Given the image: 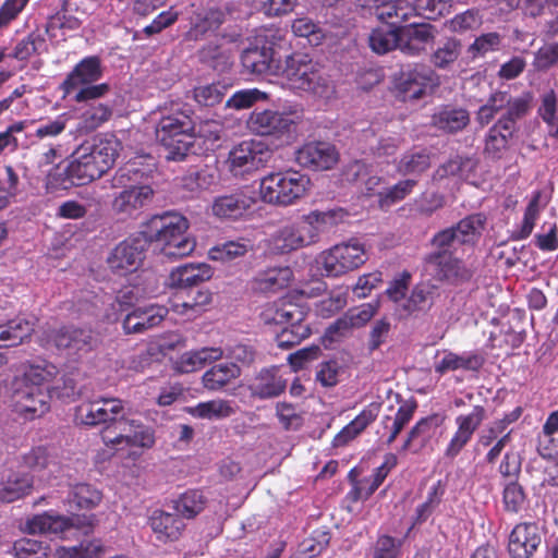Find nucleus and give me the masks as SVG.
Here are the masks:
<instances>
[{
	"label": "nucleus",
	"mask_w": 558,
	"mask_h": 558,
	"mask_svg": "<svg viewBox=\"0 0 558 558\" xmlns=\"http://www.w3.org/2000/svg\"><path fill=\"white\" fill-rule=\"evenodd\" d=\"M189 228V220L177 211L155 215L145 223L143 231L129 236L112 250L108 265L119 275L133 272L141 266L149 244L165 257H185L196 247Z\"/></svg>",
	"instance_id": "1"
},
{
	"label": "nucleus",
	"mask_w": 558,
	"mask_h": 558,
	"mask_svg": "<svg viewBox=\"0 0 558 558\" xmlns=\"http://www.w3.org/2000/svg\"><path fill=\"white\" fill-rule=\"evenodd\" d=\"M531 100L532 96L529 93L513 97L508 92L497 90L477 109L475 121L481 128L488 125L497 114H500L485 135L484 154L487 158L499 160L504 157L518 131V121L530 110Z\"/></svg>",
	"instance_id": "2"
},
{
	"label": "nucleus",
	"mask_w": 558,
	"mask_h": 558,
	"mask_svg": "<svg viewBox=\"0 0 558 558\" xmlns=\"http://www.w3.org/2000/svg\"><path fill=\"white\" fill-rule=\"evenodd\" d=\"M119 149L120 143L111 134L83 143L71 154L64 167L65 178L75 185L99 179L113 166Z\"/></svg>",
	"instance_id": "3"
},
{
	"label": "nucleus",
	"mask_w": 558,
	"mask_h": 558,
	"mask_svg": "<svg viewBox=\"0 0 558 558\" xmlns=\"http://www.w3.org/2000/svg\"><path fill=\"white\" fill-rule=\"evenodd\" d=\"M59 374L58 367L48 362L31 364L22 377L14 381L13 399L16 411L26 420L47 413L52 399L47 386Z\"/></svg>",
	"instance_id": "4"
},
{
	"label": "nucleus",
	"mask_w": 558,
	"mask_h": 558,
	"mask_svg": "<svg viewBox=\"0 0 558 558\" xmlns=\"http://www.w3.org/2000/svg\"><path fill=\"white\" fill-rule=\"evenodd\" d=\"M280 74L287 86L295 93H305L324 102L335 98V84L323 72L319 63L305 53L288 56Z\"/></svg>",
	"instance_id": "5"
},
{
	"label": "nucleus",
	"mask_w": 558,
	"mask_h": 558,
	"mask_svg": "<svg viewBox=\"0 0 558 558\" xmlns=\"http://www.w3.org/2000/svg\"><path fill=\"white\" fill-rule=\"evenodd\" d=\"M143 175L136 162H129L117 171L112 184L122 190L112 199L111 208L116 215L136 218L151 203L154 190L141 181Z\"/></svg>",
	"instance_id": "6"
},
{
	"label": "nucleus",
	"mask_w": 558,
	"mask_h": 558,
	"mask_svg": "<svg viewBox=\"0 0 558 558\" xmlns=\"http://www.w3.org/2000/svg\"><path fill=\"white\" fill-rule=\"evenodd\" d=\"M104 75L101 60L97 56L83 58L60 84L63 99L74 102L98 100L108 94L110 87L107 83L97 82Z\"/></svg>",
	"instance_id": "7"
},
{
	"label": "nucleus",
	"mask_w": 558,
	"mask_h": 558,
	"mask_svg": "<svg viewBox=\"0 0 558 558\" xmlns=\"http://www.w3.org/2000/svg\"><path fill=\"white\" fill-rule=\"evenodd\" d=\"M157 141L167 149V158L182 160L193 148L195 133L190 110H175L161 116L155 128Z\"/></svg>",
	"instance_id": "8"
},
{
	"label": "nucleus",
	"mask_w": 558,
	"mask_h": 558,
	"mask_svg": "<svg viewBox=\"0 0 558 558\" xmlns=\"http://www.w3.org/2000/svg\"><path fill=\"white\" fill-rule=\"evenodd\" d=\"M308 175L296 170L271 172L260 180L259 192L265 203L291 206L303 198L310 190Z\"/></svg>",
	"instance_id": "9"
},
{
	"label": "nucleus",
	"mask_w": 558,
	"mask_h": 558,
	"mask_svg": "<svg viewBox=\"0 0 558 558\" xmlns=\"http://www.w3.org/2000/svg\"><path fill=\"white\" fill-rule=\"evenodd\" d=\"M94 524L95 515L93 514L65 517L54 512H44L27 519L25 531L29 534L62 535L71 529H76L87 534Z\"/></svg>",
	"instance_id": "10"
},
{
	"label": "nucleus",
	"mask_w": 558,
	"mask_h": 558,
	"mask_svg": "<svg viewBox=\"0 0 558 558\" xmlns=\"http://www.w3.org/2000/svg\"><path fill=\"white\" fill-rule=\"evenodd\" d=\"M319 260L326 276L338 277L362 266L366 262V253L362 243L351 240L323 252Z\"/></svg>",
	"instance_id": "11"
},
{
	"label": "nucleus",
	"mask_w": 558,
	"mask_h": 558,
	"mask_svg": "<svg viewBox=\"0 0 558 558\" xmlns=\"http://www.w3.org/2000/svg\"><path fill=\"white\" fill-rule=\"evenodd\" d=\"M271 156L267 144L262 141H243L228 155L227 166L234 177H244L264 167Z\"/></svg>",
	"instance_id": "12"
},
{
	"label": "nucleus",
	"mask_w": 558,
	"mask_h": 558,
	"mask_svg": "<svg viewBox=\"0 0 558 558\" xmlns=\"http://www.w3.org/2000/svg\"><path fill=\"white\" fill-rule=\"evenodd\" d=\"M40 341L44 347L68 350L69 354L78 356L92 351L96 344V339L89 329L73 326L45 330Z\"/></svg>",
	"instance_id": "13"
},
{
	"label": "nucleus",
	"mask_w": 558,
	"mask_h": 558,
	"mask_svg": "<svg viewBox=\"0 0 558 558\" xmlns=\"http://www.w3.org/2000/svg\"><path fill=\"white\" fill-rule=\"evenodd\" d=\"M123 401L116 398H98L84 401L75 408L74 420L86 426L106 425L111 427L123 415Z\"/></svg>",
	"instance_id": "14"
},
{
	"label": "nucleus",
	"mask_w": 558,
	"mask_h": 558,
	"mask_svg": "<svg viewBox=\"0 0 558 558\" xmlns=\"http://www.w3.org/2000/svg\"><path fill=\"white\" fill-rule=\"evenodd\" d=\"M437 85V74L425 64H414L402 70L396 83L403 100L420 99Z\"/></svg>",
	"instance_id": "15"
},
{
	"label": "nucleus",
	"mask_w": 558,
	"mask_h": 558,
	"mask_svg": "<svg viewBox=\"0 0 558 558\" xmlns=\"http://www.w3.org/2000/svg\"><path fill=\"white\" fill-rule=\"evenodd\" d=\"M269 247L278 254H287L315 244L303 218L279 226L269 236Z\"/></svg>",
	"instance_id": "16"
},
{
	"label": "nucleus",
	"mask_w": 558,
	"mask_h": 558,
	"mask_svg": "<svg viewBox=\"0 0 558 558\" xmlns=\"http://www.w3.org/2000/svg\"><path fill=\"white\" fill-rule=\"evenodd\" d=\"M486 409L478 404L474 405L471 412L456 416L454 424L457 429L445 449V457L451 460L458 457L472 440L475 432L486 420Z\"/></svg>",
	"instance_id": "17"
},
{
	"label": "nucleus",
	"mask_w": 558,
	"mask_h": 558,
	"mask_svg": "<svg viewBox=\"0 0 558 558\" xmlns=\"http://www.w3.org/2000/svg\"><path fill=\"white\" fill-rule=\"evenodd\" d=\"M338 160V150L328 142H308L295 151V161L301 167L315 171L331 169Z\"/></svg>",
	"instance_id": "18"
},
{
	"label": "nucleus",
	"mask_w": 558,
	"mask_h": 558,
	"mask_svg": "<svg viewBox=\"0 0 558 558\" xmlns=\"http://www.w3.org/2000/svg\"><path fill=\"white\" fill-rule=\"evenodd\" d=\"M542 544L537 523L521 522L514 525L508 537V553L511 558H532Z\"/></svg>",
	"instance_id": "19"
},
{
	"label": "nucleus",
	"mask_w": 558,
	"mask_h": 558,
	"mask_svg": "<svg viewBox=\"0 0 558 558\" xmlns=\"http://www.w3.org/2000/svg\"><path fill=\"white\" fill-rule=\"evenodd\" d=\"M361 8L369 11L385 26L400 27L401 24L413 17V10L409 0H357Z\"/></svg>",
	"instance_id": "20"
},
{
	"label": "nucleus",
	"mask_w": 558,
	"mask_h": 558,
	"mask_svg": "<svg viewBox=\"0 0 558 558\" xmlns=\"http://www.w3.org/2000/svg\"><path fill=\"white\" fill-rule=\"evenodd\" d=\"M400 51L404 54L416 57L434 43L438 31L430 23L411 22L399 27Z\"/></svg>",
	"instance_id": "21"
},
{
	"label": "nucleus",
	"mask_w": 558,
	"mask_h": 558,
	"mask_svg": "<svg viewBox=\"0 0 558 558\" xmlns=\"http://www.w3.org/2000/svg\"><path fill=\"white\" fill-rule=\"evenodd\" d=\"M243 68L256 75H279L281 72L280 56L274 47L247 48L241 56Z\"/></svg>",
	"instance_id": "22"
},
{
	"label": "nucleus",
	"mask_w": 558,
	"mask_h": 558,
	"mask_svg": "<svg viewBox=\"0 0 558 558\" xmlns=\"http://www.w3.org/2000/svg\"><path fill=\"white\" fill-rule=\"evenodd\" d=\"M444 421L445 417L440 414H432L421 418L408 433L400 451L412 453L421 452L436 436Z\"/></svg>",
	"instance_id": "23"
},
{
	"label": "nucleus",
	"mask_w": 558,
	"mask_h": 558,
	"mask_svg": "<svg viewBox=\"0 0 558 558\" xmlns=\"http://www.w3.org/2000/svg\"><path fill=\"white\" fill-rule=\"evenodd\" d=\"M168 311L167 307L158 304L135 307L124 317L122 324L123 330L125 333L145 332L160 325L167 316Z\"/></svg>",
	"instance_id": "24"
},
{
	"label": "nucleus",
	"mask_w": 558,
	"mask_h": 558,
	"mask_svg": "<svg viewBox=\"0 0 558 558\" xmlns=\"http://www.w3.org/2000/svg\"><path fill=\"white\" fill-rule=\"evenodd\" d=\"M304 308L287 299L265 305L260 313V319L265 325H289L305 319Z\"/></svg>",
	"instance_id": "25"
},
{
	"label": "nucleus",
	"mask_w": 558,
	"mask_h": 558,
	"mask_svg": "<svg viewBox=\"0 0 558 558\" xmlns=\"http://www.w3.org/2000/svg\"><path fill=\"white\" fill-rule=\"evenodd\" d=\"M291 119L275 110H262L252 112L248 119V128L258 135H279L289 131Z\"/></svg>",
	"instance_id": "26"
},
{
	"label": "nucleus",
	"mask_w": 558,
	"mask_h": 558,
	"mask_svg": "<svg viewBox=\"0 0 558 558\" xmlns=\"http://www.w3.org/2000/svg\"><path fill=\"white\" fill-rule=\"evenodd\" d=\"M213 269L205 263H190L174 268L167 280V284L174 289H187L209 280Z\"/></svg>",
	"instance_id": "27"
},
{
	"label": "nucleus",
	"mask_w": 558,
	"mask_h": 558,
	"mask_svg": "<svg viewBox=\"0 0 558 558\" xmlns=\"http://www.w3.org/2000/svg\"><path fill=\"white\" fill-rule=\"evenodd\" d=\"M426 262L437 269V277L452 282L471 279L473 270L451 254H429Z\"/></svg>",
	"instance_id": "28"
},
{
	"label": "nucleus",
	"mask_w": 558,
	"mask_h": 558,
	"mask_svg": "<svg viewBox=\"0 0 558 558\" xmlns=\"http://www.w3.org/2000/svg\"><path fill=\"white\" fill-rule=\"evenodd\" d=\"M23 465L37 473L41 481L57 477L61 472V464L56 454L47 448L36 447L22 458Z\"/></svg>",
	"instance_id": "29"
},
{
	"label": "nucleus",
	"mask_w": 558,
	"mask_h": 558,
	"mask_svg": "<svg viewBox=\"0 0 558 558\" xmlns=\"http://www.w3.org/2000/svg\"><path fill=\"white\" fill-rule=\"evenodd\" d=\"M293 278L288 266H275L259 270L252 280V289L259 293H276L286 289Z\"/></svg>",
	"instance_id": "30"
},
{
	"label": "nucleus",
	"mask_w": 558,
	"mask_h": 558,
	"mask_svg": "<svg viewBox=\"0 0 558 558\" xmlns=\"http://www.w3.org/2000/svg\"><path fill=\"white\" fill-rule=\"evenodd\" d=\"M33 487V477L21 470H7L0 482V500L13 502L29 494Z\"/></svg>",
	"instance_id": "31"
},
{
	"label": "nucleus",
	"mask_w": 558,
	"mask_h": 558,
	"mask_svg": "<svg viewBox=\"0 0 558 558\" xmlns=\"http://www.w3.org/2000/svg\"><path fill=\"white\" fill-rule=\"evenodd\" d=\"M149 525L160 542L177 541L184 527L185 523L178 513H171L162 510H155L149 518Z\"/></svg>",
	"instance_id": "32"
},
{
	"label": "nucleus",
	"mask_w": 558,
	"mask_h": 558,
	"mask_svg": "<svg viewBox=\"0 0 558 558\" xmlns=\"http://www.w3.org/2000/svg\"><path fill=\"white\" fill-rule=\"evenodd\" d=\"M222 355V349L217 347L191 350L173 361V369L181 374L193 373L203 368L208 363L220 360Z\"/></svg>",
	"instance_id": "33"
},
{
	"label": "nucleus",
	"mask_w": 558,
	"mask_h": 558,
	"mask_svg": "<svg viewBox=\"0 0 558 558\" xmlns=\"http://www.w3.org/2000/svg\"><path fill=\"white\" fill-rule=\"evenodd\" d=\"M287 386V379L283 378L279 367H270L260 371L253 383L250 390L253 396L259 399H270L282 393Z\"/></svg>",
	"instance_id": "34"
},
{
	"label": "nucleus",
	"mask_w": 558,
	"mask_h": 558,
	"mask_svg": "<svg viewBox=\"0 0 558 558\" xmlns=\"http://www.w3.org/2000/svg\"><path fill=\"white\" fill-rule=\"evenodd\" d=\"M77 131L80 133H90L107 122L111 114L112 108L108 104L90 100L81 102Z\"/></svg>",
	"instance_id": "35"
},
{
	"label": "nucleus",
	"mask_w": 558,
	"mask_h": 558,
	"mask_svg": "<svg viewBox=\"0 0 558 558\" xmlns=\"http://www.w3.org/2000/svg\"><path fill=\"white\" fill-rule=\"evenodd\" d=\"M345 217L347 214L341 208L324 211L313 210L310 214L302 216L315 243L319 241L323 233L328 232L331 228L342 222Z\"/></svg>",
	"instance_id": "36"
},
{
	"label": "nucleus",
	"mask_w": 558,
	"mask_h": 558,
	"mask_svg": "<svg viewBox=\"0 0 558 558\" xmlns=\"http://www.w3.org/2000/svg\"><path fill=\"white\" fill-rule=\"evenodd\" d=\"M380 407L378 403H371L361 413L344 426L335 437L333 445L336 447L344 446L359 434H361L371 423H373L379 414Z\"/></svg>",
	"instance_id": "37"
},
{
	"label": "nucleus",
	"mask_w": 558,
	"mask_h": 558,
	"mask_svg": "<svg viewBox=\"0 0 558 558\" xmlns=\"http://www.w3.org/2000/svg\"><path fill=\"white\" fill-rule=\"evenodd\" d=\"M483 364V356L475 352H463L462 354L446 352L435 364V371L439 374L458 369L477 372Z\"/></svg>",
	"instance_id": "38"
},
{
	"label": "nucleus",
	"mask_w": 558,
	"mask_h": 558,
	"mask_svg": "<svg viewBox=\"0 0 558 558\" xmlns=\"http://www.w3.org/2000/svg\"><path fill=\"white\" fill-rule=\"evenodd\" d=\"M240 375L241 369L235 363H219L203 374L202 384L209 391H221Z\"/></svg>",
	"instance_id": "39"
},
{
	"label": "nucleus",
	"mask_w": 558,
	"mask_h": 558,
	"mask_svg": "<svg viewBox=\"0 0 558 558\" xmlns=\"http://www.w3.org/2000/svg\"><path fill=\"white\" fill-rule=\"evenodd\" d=\"M432 121L444 132L457 133L470 123V114L464 108L444 106L433 114Z\"/></svg>",
	"instance_id": "40"
},
{
	"label": "nucleus",
	"mask_w": 558,
	"mask_h": 558,
	"mask_svg": "<svg viewBox=\"0 0 558 558\" xmlns=\"http://www.w3.org/2000/svg\"><path fill=\"white\" fill-rule=\"evenodd\" d=\"M343 177L345 181L359 185L367 193L373 192L381 182L374 167L363 160H354L347 165Z\"/></svg>",
	"instance_id": "41"
},
{
	"label": "nucleus",
	"mask_w": 558,
	"mask_h": 558,
	"mask_svg": "<svg viewBox=\"0 0 558 558\" xmlns=\"http://www.w3.org/2000/svg\"><path fill=\"white\" fill-rule=\"evenodd\" d=\"M33 325L25 318H11L7 312V320L0 323V348L15 347L31 336Z\"/></svg>",
	"instance_id": "42"
},
{
	"label": "nucleus",
	"mask_w": 558,
	"mask_h": 558,
	"mask_svg": "<svg viewBox=\"0 0 558 558\" xmlns=\"http://www.w3.org/2000/svg\"><path fill=\"white\" fill-rule=\"evenodd\" d=\"M225 14L220 9L202 10L192 17L187 38L201 40L208 33L216 31L223 23Z\"/></svg>",
	"instance_id": "43"
},
{
	"label": "nucleus",
	"mask_w": 558,
	"mask_h": 558,
	"mask_svg": "<svg viewBox=\"0 0 558 558\" xmlns=\"http://www.w3.org/2000/svg\"><path fill=\"white\" fill-rule=\"evenodd\" d=\"M136 421L137 418L130 417L125 408H123L122 417L117 418L111 427H106L102 432L101 438L104 444L109 447H128Z\"/></svg>",
	"instance_id": "44"
},
{
	"label": "nucleus",
	"mask_w": 558,
	"mask_h": 558,
	"mask_svg": "<svg viewBox=\"0 0 558 558\" xmlns=\"http://www.w3.org/2000/svg\"><path fill=\"white\" fill-rule=\"evenodd\" d=\"M541 199L542 192L534 191L524 210L521 223L510 233V240L522 241L527 239L532 234L536 226V221L538 220L539 215L545 207V204H542Z\"/></svg>",
	"instance_id": "45"
},
{
	"label": "nucleus",
	"mask_w": 558,
	"mask_h": 558,
	"mask_svg": "<svg viewBox=\"0 0 558 558\" xmlns=\"http://www.w3.org/2000/svg\"><path fill=\"white\" fill-rule=\"evenodd\" d=\"M252 205V199L242 193L217 197L213 203V213L221 218H238Z\"/></svg>",
	"instance_id": "46"
},
{
	"label": "nucleus",
	"mask_w": 558,
	"mask_h": 558,
	"mask_svg": "<svg viewBox=\"0 0 558 558\" xmlns=\"http://www.w3.org/2000/svg\"><path fill=\"white\" fill-rule=\"evenodd\" d=\"M486 221L487 218L484 214H472L452 226V229L463 245L474 246L483 234Z\"/></svg>",
	"instance_id": "47"
},
{
	"label": "nucleus",
	"mask_w": 558,
	"mask_h": 558,
	"mask_svg": "<svg viewBox=\"0 0 558 558\" xmlns=\"http://www.w3.org/2000/svg\"><path fill=\"white\" fill-rule=\"evenodd\" d=\"M435 300V288L428 283L416 284L410 296L402 304V310L408 316H417L427 313Z\"/></svg>",
	"instance_id": "48"
},
{
	"label": "nucleus",
	"mask_w": 558,
	"mask_h": 558,
	"mask_svg": "<svg viewBox=\"0 0 558 558\" xmlns=\"http://www.w3.org/2000/svg\"><path fill=\"white\" fill-rule=\"evenodd\" d=\"M189 413L203 420H222L235 413V403L230 400L214 399L191 407Z\"/></svg>",
	"instance_id": "49"
},
{
	"label": "nucleus",
	"mask_w": 558,
	"mask_h": 558,
	"mask_svg": "<svg viewBox=\"0 0 558 558\" xmlns=\"http://www.w3.org/2000/svg\"><path fill=\"white\" fill-rule=\"evenodd\" d=\"M416 410V403L414 401H403L398 408L393 417L385 416L384 428L387 430L386 444L391 445L413 418Z\"/></svg>",
	"instance_id": "50"
},
{
	"label": "nucleus",
	"mask_w": 558,
	"mask_h": 558,
	"mask_svg": "<svg viewBox=\"0 0 558 558\" xmlns=\"http://www.w3.org/2000/svg\"><path fill=\"white\" fill-rule=\"evenodd\" d=\"M430 166V155L425 148L414 147L404 153L397 162V171L402 175H420Z\"/></svg>",
	"instance_id": "51"
},
{
	"label": "nucleus",
	"mask_w": 558,
	"mask_h": 558,
	"mask_svg": "<svg viewBox=\"0 0 558 558\" xmlns=\"http://www.w3.org/2000/svg\"><path fill=\"white\" fill-rule=\"evenodd\" d=\"M399 27L381 25L374 28L368 37L371 49L377 54H385L393 49L400 50Z\"/></svg>",
	"instance_id": "52"
},
{
	"label": "nucleus",
	"mask_w": 558,
	"mask_h": 558,
	"mask_svg": "<svg viewBox=\"0 0 558 558\" xmlns=\"http://www.w3.org/2000/svg\"><path fill=\"white\" fill-rule=\"evenodd\" d=\"M522 414V409L517 407L509 413H505L501 418L489 423L480 434L478 444L483 447H489L500 435L505 434L508 426L517 422Z\"/></svg>",
	"instance_id": "53"
},
{
	"label": "nucleus",
	"mask_w": 558,
	"mask_h": 558,
	"mask_svg": "<svg viewBox=\"0 0 558 558\" xmlns=\"http://www.w3.org/2000/svg\"><path fill=\"white\" fill-rule=\"evenodd\" d=\"M206 504V497L201 490L192 489L183 493L174 501V511L182 519H193L203 511Z\"/></svg>",
	"instance_id": "54"
},
{
	"label": "nucleus",
	"mask_w": 558,
	"mask_h": 558,
	"mask_svg": "<svg viewBox=\"0 0 558 558\" xmlns=\"http://www.w3.org/2000/svg\"><path fill=\"white\" fill-rule=\"evenodd\" d=\"M199 58L217 72H226L232 64V53L227 47L208 44L199 51Z\"/></svg>",
	"instance_id": "55"
},
{
	"label": "nucleus",
	"mask_w": 558,
	"mask_h": 558,
	"mask_svg": "<svg viewBox=\"0 0 558 558\" xmlns=\"http://www.w3.org/2000/svg\"><path fill=\"white\" fill-rule=\"evenodd\" d=\"M461 43L457 38H447L430 56V63L441 70L449 69L461 54Z\"/></svg>",
	"instance_id": "56"
},
{
	"label": "nucleus",
	"mask_w": 558,
	"mask_h": 558,
	"mask_svg": "<svg viewBox=\"0 0 558 558\" xmlns=\"http://www.w3.org/2000/svg\"><path fill=\"white\" fill-rule=\"evenodd\" d=\"M475 167L476 160L474 158L456 155L436 170V177L442 179L452 175L459 179H468Z\"/></svg>",
	"instance_id": "57"
},
{
	"label": "nucleus",
	"mask_w": 558,
	"mask_h": 558,
	"mask_svg": "<svg viewBox=\"0 0 558 558\" xmlns=\"http://www.w3.org/2000/svg\"><path fill=\"white\" fill-rule=\"evenodd\" d=\"M68 500L71 507L90 509L100 502L101 495L89 484L78 483L71 487Z\"/></svg>",
	"instance_id": "58"
},
{
	"label": "nucleus",
	"mask_w": 558,
	"mask_h": 558,
	"mask_svg": "<svg viewBox=\"0 0 558 558\" xmlns=\"http://www.w3.org/2000/svg\"><path fill=\"white\" fill-rule=\"evenodd\" d=\"M210 301L211 295L208 291L198 290L193 296L190 295L187 300L172 302L171 310L190 319L202 313Z\"/></svg>",
	"instance_id": "59"
},
{
	"label": "nucleus",
	"mask_w": 558,
	"mask_h": 558,
	"mask_svg": "<svg viewBox=\"0 0 558 558\" xmlns=\"http://www.w3.org/2000/svg\"><path fill=\"white\" fill-rule=\"evenodd\" d=\"M538 114L547 126L548 135L558 140L557 97L554 90L542 96Z\"/></svg>",
	"instance_id": "60"
},
{
	"label": "nucleus",
	"mask_w": 558,
	"mask_h": 558,
	"mask_svg": "<svg viewBox=\"0 0 558 558\" xmlns=\"http://www.w3.org/2000/svg\"><path fill=\"white\" fill-rule=\"evenodd\" d=\"M395 463V457H388L381 465L375 469L374 473L369 477L364 478L361 482L360 487L357 488L359 495L364 499L371 497L383 484Z\"/></svg>",
	"instance_id": "61"
},
{
	"label": "nucleus",
	"mask_w": 558,
	"mask_h": 558,
	"mask_svg": "<svg viewBox=\"0 0 558 558\" xmlns=\"http://www.w3.org/2000/svg\"><path fill=\"white\" fill-rule=\"evenodd\" d=\"M247 250L248 244L244 241H227L211 247L208 252V256L213 260L227 263L244 256Z\"/></svg>",
	"instance_id": "62"
},
{
	"label": "nucleus",
	"mask_w": 558,
	"mask_h": 558,
	"mask_svg": "<svg viewBox=\"0 0 558 558\" xmlns=\"http://www.w3.org/2000/svg\"><path fill=\"white\" fill-rule=\"evenodd\" d=\"M102 553V543L99 539H92L76 546L62 547L60 558H99Z\"/></svg>",
	"instance_id": "63"
},
{
	"label": "nucleus",
	"mask_w": 558,
	"mask_h": 558,
	"mask_svg": "<svg viewBox=\"0 0 558 558\" xmlns=\"http://www.w3.org/2000/svg\"><path fill=\"white\" fill-rule=\"evenodd\" d=\"M13 550L16 558H46L49 546L34 538H21L14 542Z\"/></svg>",
	"instance_id": "64"
}]
</instances>
